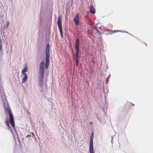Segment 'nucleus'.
<instances>
[{"instance_id": "2", "label": "nucleus", "mask_w": 153, "mask_h": 153, "mask_svg": "<svg viewBox=\"0 0 153 153\" xmlns=\"http://www.w3.org/2000/svg\"><path fill=\"white\" fill-rule=\"evenodd\" d=\"M45 55H46V63L45 68H47L49 65L50 61L49 60L50 57V46L49 44L47 45L45 48Z\"/></svg>"}, {"instance_id": "5", "label": "nucleus", "mask_w": 153, "mask_h": 153, "mask_svg": "<svg viewBox=\"0 0 153 153\" xmlns=\"http://www.w3.org/2000/svg\"><path fill=\"white\" fill-rule=\"evenodd\" d=\"M79 52L76 51L75 55L74 56V58L75 61H76V66H78L79 64Z\"/></svg>"}, {"instance_id": "4", "label": "nucleus", "mask_w": 153, "mask_h": 153, "mask_svg": "<svg viewBox=\"0 0 153 153\" xmlns=\"http://www.w3.org/2000/svg\"><path fill=\"white\" fill-rule=\"evenodd\" d=\"M79 14L77 13L76 14V16L74 18V21L75 24L77 25H78L79 23Z\"/></svg>"}, {"instance_id": "3", "label": "nucleus", "mask_w": 153, "mask_h": 153, "mask_svg": "<svg viewBox=\"0 0 153 153\" xmlns=\"http://www.w3.org/2000/svg\"><path fill=\"white\" fill-rule=\"evenodd\" d=\"M57 23V25L61 34V36L62 37H63L62 30V22L61 21V18L59 16L58 18Z\"/></svg>"}, {"instance_id": "12", "label": "nucleus", "mask_w": 153, "mask_h": 153, "mask_svg": "<svg viewBox=\"0 0 153 153\" xmlns=\"http://www.w3.org/2000/svg\"><path fill=\"white\" fill-rule=\"evenodd\" d=\"M28 68L27 67L25 68L22 71V73L23 75L24 74H25V73L27 72V71Z\"/></svg>"}, {"instance_id": "10", "label": "nucleus", "mask_w": 153, "mask_h": 153, "mask_svg": "<svg viewBox=\"0 0 153 153\" xmlns=\"http://www.w3.org/2000/svg\"><path fill=\"white\" fill-rule=\"evenodd\" d=\"M23 75L24 76V77L22 80V82L24 83L27 80V76L26 74H24Z\"/></svg>"}, {"instance_id": "7", "label": "nucleus", "mask_w": 153, "mask_h": 153, "mask_svg": "<svg viewBox=\"0 0 153 153\" xmlns=\"http://www.w3.org/2000/svg\"><path fill=\"white\" fill-rule=\"evenodd\" d=\"M44 71H39V73L40 74L39 76V80L42 83V82L43 81V79L44 77Z\"/></svg>"}, {"instance_id": "15", "label": "nucleus", "mask_w": 153, "mask_h": 153, "mask_svg": "<svg viewBox=\"0 0 153 153\" xmlns=\"http://www.w3.org/2000/svg\"><path fill=\"white\" fill-rule=\"evenodd\" d=\"M110 32H111V34H112V33H116V32H118V30H113V31H110Z\"/></svg>"}, {"instance_id": "16", "label": "nucleus", "mask_w": 153, "mask_h": 153, "mask_svg": "<svg viewBox=\"0 0 153 153\" xmlns=\"http://www.w3.org/2000/svg\"><path fill=\"white\" fill-rule=\"evenodd\" d=\"M90 153H94V149H89Z\"/></svg>"}, {"instance_id": "9", "label": "nucleus", "mask_w": 153, "mask_h": 153, "mask_svg": "<svg viewBox=\"0 0 153 153\" xmlns=\"http://www.w3.org/2000/svg\"><path fill=\"white\" fill-rule=\"evenodd\" d=\"M89 8L90 11L91 13L94 14L95 13V9L92 5H91Z\"/></svg>"}, {"instance_id": "11", "label": "nucleus", "mask_w": 153, "mask_h": 153, "mask_svg": "<svg viewBox=\"0 0 153 153\" xmlns=\"http://www.w3.org/2000/svg\"><path fill=\"white\" fill-rule=\"evenodd\" d=\"M90 147L89 149H94L93 145V139H90Z\"/></svg>"}, {"instance_id": "14", "label": "nucleus", "mask_w": 153, "mask_h": 153, "mask_svg": "<svg viewBox=\"0 0 153 153\" xmlns=\"http://www.w3.org/2000/svg\"><path fill=\"white\" fill-rule=\"evenodd\" d=\"M94 137V134L93 132H92L91 134L90 139H93Z\"/></svg>"}, {"instance_id": "1", "label": "nucleus", "mask_w": 153, "mask_h": 153, "mask_svg": "<svg viewBox=\"0 0 153 153\" xmlns=\"http://www.w3.org/2000/svg\"><path fill=\"white\" fill-rule=\"evenodd\" d=\"M4 111L6 113H8L9 114V117L10 120V123L11 126L13 127L14 129L15 128V126L13 118V116L11 109L8 107H4Z\"/></svg>"}, {"instance_id": "6", "label": "nucleus", "mask_w": 153, "mask_h": 153, "mask_svg": "<svg viewBox=\"0 0 153 153\" xmlns=\"http://www.w3.org/2000/svg\"><path fill=\"white\" fill-rule=\"evenodd\" d=\"M76 51L79 52V41L78 38L76 39L75 43Z\"/></svg>"}, {"instance_id": "13", "label": "nucleus", "mask_w": 153, "mask_h": 153, "mask_svg": "<svg viewBox=\"0 0 153 153\" xmlns=\"http://www.w3.org/2000/svg\"><path fill=\"white\" fill-rule=\"evenodd\" d=\"M5 123L6 125H7V127L9 128H10V126L9 125V124L8 122L6 120L5 121Z\"/></svg>"}, {"instance_id": "8", "label": "nucleus", "mask_w": 153, "mask_h": 153, "mask_svg": "<svg viewBox=\"0 0 153 153\" xmlns=\"http://www.w3.org/2000/svg\"><path fill=\"white\" fill-rule=\"evenodd\" d=\"M39 71H44V62L43 61L40 64Z\"/></svg>"}]
</instances>
